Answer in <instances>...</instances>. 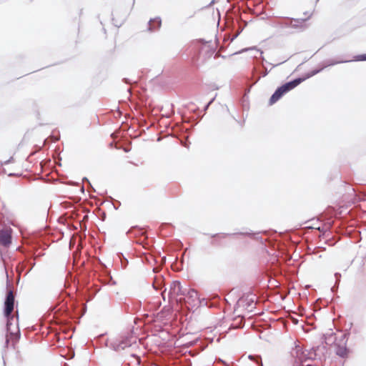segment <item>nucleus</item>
Here are the masks:
<instances>
[{
    "mask_svg": "<svg viewBox=\"0 0 366 366\" xmlns=\"http://www.w3.org/2000/svg\"><path fill=\"white\" fill-rule=\"evenodd\" d=\"M315 2L312 1L307 5L306 1L300 3L297 8L298 17L290 19V24L295 28H303L306 26V22L310 20L315 11Z\"/></svg>",
    "mask_w": 366,
    "mask_h": 366,
    "instance_id": "f257e3e1",
    "label": "nucleus"
},
{
    "mask_svg": "<svg viewBox=\"0 0 366 366\" xmlns=\"http://www.w3.org/2000/svg\"><path fill=\"white\" fill-rule=\"evenodd\" d=\"M316 73H317V71L312 72L311 76L315 74ZM310 76V75L307 76L305 78H298V79H295V80H293L292 81L287 82V83L285 84L284 85L281 86L280 87H279L274 92V93L272 95V97H271V98L269 99V104H274L277 101H278L282 97V96L284 94H285L287 92H289V91L292 90V89L295 88L297 86H298L300 83L304 81L307 78H308Z\"/></svg>",
    "mask_w": 366,
    "mask_h": 366,
    "instance_id": "f03ea898",
    "label": "nucleus"
},
{
    "mask_svg": "<svg viewBox=\"0 0 366 366\" xmlns=\"http://www.w3.org/2000/svg\"><path fill=\"white\" fill-rule=\"evenodd\" d=\"M14 295L13 294V292L11 290H9L7 292L6 297L4 302V316L7 319L6 322V328L8 332L10 330V325H11V320L13 319V316L11 315V313L14 310Z\"/></svg>",
    "mask_w": 366,
    "mask_h": 366,
    "instance_id": "7ed1b4c3",
    "label": "nucleus"
},
{
    "mask_svg": "<svg viewBox=\"0 0 366 366\" xmlns=\"http://www.w3.org/2000/svg\"><path fill=\"white\" fill-rule=\"evenodd\" d=\"M11 235L9 230H3L0 232V244L7 247L11 244Z\"/></svg>",
    "mask_w": 366,
    "mask_h": 366,
    "instance_id": "20e7f679",
    "label": "nucleus"
},
{
    "mask_svg": "<svg viewBox=\"0 0 366 366\" xmlns=\"http://www.w3.org/2000/svg\"><path fill=\"white\" fill-rule=\"evenodd\" d=\"M136 342V337L132 335H129L127 337H124L122 340L120 341L119 344V347L121 349H124L127 347L131 346L133 343Z\"/></svg>",
    "mask_w": 366,
    "mask_h": 366,
    "instance_id": "39448f33",
    "label": "nucleus"
},
{
    "mask_svg": "<svg viewBox=\"0 0 366 366\" xmlns=\"http://www.w3.org/2000/svg\"><path fill=\"white\" fill-rule=\"evenodd\" d=\"M336 354L342 357V358H346L348 356V354H349V350L346 347V346L345 345H339L336 348V351H335Z\"/></svg>",
    "mask_w": 366,
    "mask_h": 366,
    "instance_id": "423d86ee",
    "label": "nucleus"
},
{
    "mask_svg": "<svg viewBox=\"0 0 366 366\" xmlns=\"http://www.w3.org/2000/svg\"><path fill=\"white\" fill-rule=\"evenodd\" d=\"M187 297L189 300H191L192 302H194L195 301L199 300V297L198 295V292L194 289H191L188 291Z\"/></svg>",
    "mask_w": 366,
    "mask_h": 366,
    "instance_id": "0eeeda50",
    "label": "nucleus"
},
{
    "mask_svg": "<svg viewBox=\"0 0 366 366\" xmlns=\"http://www.w3.org/2000/svg\"><path fill=\"white\" fill-rule=\"evenodd\" d=\"M19 338L18 332H9V335H6V344H9L11 340H14L16 342L18 341Z\"/></svg>",
    "mask_w": 366,
    "mask_h": 366,
    "instance_id": "6e6552de",
    "label": "nucleus"
},
{
    "mask_svg": "<svg viewBox=\"0 0 366 366\" xmlns=\"http://www.w3.org/2000/svg\"><path fill=\"white\" fill-rule=\"evenodd\" d=\"M356 60L357 61H366V54L357 56L356 57Z\"/></svg>",
    "mask_w": 366,
    "mask_h": 366,
    "instance_id": "1a4fd4ad",
    "label": "nucleus"
},
{
    "mask_svg": "<svg viewBox=\"0 0 366 366\" xmlns=\"http://www.w3.org/2000/svg\"><path fill=\"white\" fill-rule=\"evenodd\" d=\"M151 22L153 24H157L158 27H159L161 25V21H159V20H154Z\"/></svg>",
    "mask_w": 366,
    "mask_h": 366,
    "instance_id": "9d476101",
    "label": "nucleus"
}]
</instances>
